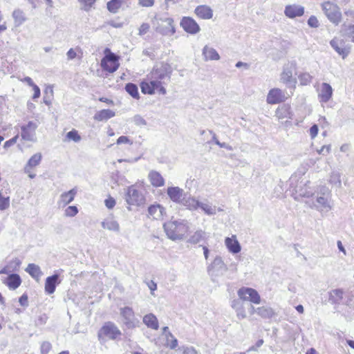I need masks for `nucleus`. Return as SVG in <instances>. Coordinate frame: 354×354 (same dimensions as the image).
<instances>
[{"mask_svg":"<svg viewBox=\"0 0 354 354\" xmlns=\"http://www.w3.org/2000/svg\"><path fill=\"white\" fill-rule=\"evenodd\" d=\"M257 315L263 319H270L274 315V312L270 307L261 306L257 308Z\"/></svg>","mask_w":354,"mask_h":354,"instance_id":"4c0bfd02","label":"nucleus"},{"mask_svg":"<svg viewBox=\"0 0 354 354\" xmlns=\"http://www.w3.org/2000/svg\"><path fill=\"white\" fill-rule=\"evenodd\" d=\"M121 335V332L118 326L113 322H106L98 333V337L100 339L102 336L109 339H115Z\"/></svg>","mask_w":354,"mask_h":354,"instance_id":"1a4fd4ad","label":"nucleus"},{"mask_svg":"<svg viewBox=\"0 0 354 354\" xmlns=\"http://www.w3.org/2000/svg\"><path fill=\"white\" fill-rule=\"evenodd\" d=\"M180 26L185 31L192 35L198 33L201 30L196 21L189 17H184L182 19Z\"/></svg>","mask_w":354,"mask_h":354,"instance_id":"dca6fc26","label":"nucleus"},{"mask_svg":"<svg viewBox=\"0 0 354 354\" xmlns=\"http://www.w3.org/2000/svg\"><path fill=\"white\" fill-rule=\"evenodd\" d=\"M164 214H165V209L159 204L151 205L148 207V216L153 219H161Z\"/></svg>","mask_w":354,"mask_h":354,"instance_id":"6ab92c4d","label":"nucleus"},{"mask_svg":"<svg viewBox=\"0 0 354 354\" xmlns=\"http://www.w3.org/2000/svg\"><path fill=\"white\" fill-rule=\"evenodd\" d=\"M38 124L32 121H29L26 125L21 127V136L23 140L26 141L35 142L36 141V129Z\"/></svg>","mask_w":354,"mask_h":354,"instance_id":"ddd939ff","label":"nucleus"},{"mask_svg":"<svg viewBox=\"0 0 354 354\" xmlns=\"http://www.w3.org/2000/svg\"><path fill=\"white\" fill-rule=\"evenodd\" d=\"M120 314L124 326L128 329H133L139 326L140 322L136 317L131 307L125 306L120 309Z\"/></svg>","mask_w":354,"mask_h":354,"instance_id":"423d86ee","label":"nucleus"},{"mask_svg":"<svg viewBox=\"0 0 354 354\" xmlns=\"http://www.w3.org/2000/svg\"><path fill=\"white\" fill-rule=\"evenodd\" d=\"M115 116V112L110 109H103L98 111L94 115V119L97 121L107 120Z\"/></svg>","mask_w":354,"mask_h":354,"instance_id":"c9c22d12","label":"nucleus"},{"mask_svg":"<svg viewBox=\"0 0 354 354\" xmlns=\"http://www.w3.org/2000/svg\"><path fill=\"white\" fill-rule=\"evenodd\" d=\"M141 91L145 94L152 95L155 93V87H153L151 84V80L149 83L147 82H142L140 84Z\"/></svg>","mask_w":354,"mask_h":354,"instance_id":"79ce46f5","label":"nucleus"},{"mask_svg":"<svg viewBox=\"0 0 354 354\" xmlns=\"http://www.w3.org/2000/svg\"><path fill=\"white\" fill-rule=\"evenodd\" d=\"M12 17L14 19V24L15 27H19L27 19L24 12L19 8L14 10V11L12 13Z\"/></svg>","mask_w":354,"mask_h":354,"instance_id":"7c9ffc66","label":"nucleus"},{"mask_svg":"<svg viewBox=\"0 0 354 354\" xmlns=\"http://www.w3.org/2000/svg\"><path fill=\"white\" fill-rule=\"evenodd\" d=\"M195 13L203 19H210L213 17V11L211 8L206 5H201L196 8Z\"/></svg>","mask_w":354,"mask_h":354,"instance_id":"4be33fe9","label":"nucleus"},{"mask_svg":"<svg viewBox=\"0 0 354 354\" xmlns=\"http://www.w3.org/2000/svg\"><path fill=\"white\" fill-rule=\"evenodd\" d=\"M164 84L161 81L151 80V84L155 87V91L157 90L160 93L165 95L166 94V89L162 84Z\"/></svg>","mask_w":354,"mask_h":354,"instance_id":"49530a36","label":"nucleus"},{"mask_svg":"<svg viewBox=\"0 0 354 354\" xmlns=\"http://www.w3.org/2000/svg\"><path fill=\"white\" fill-rule=\"evenodd\" d=\"M343 298V291L335 289L330 292L329 301L333 304H338Z\"/></svg>","mask_w":354,"mask_h":354,"instance_id":"58836bf2","label":"nucleus"},{"mask_svg":"<svg viewBox=\"0 0 354 354\" xmlns=\"http://www.w3.org/2000/svg\"><path fill=\"white\" fill-rule=\"evenodd\" d=\"M286 100L284 92L277 88H272L269 91L266 102L269 104H279Z\"/></svg>","mask_w":354,"mask_h":354,"instance_id":"2eb2a0df","label":"nucleus"},{"mask_svg":"<svg viewBox=\"0 0 354 354\" xmlns=\"http://www.w3.org/2000/svg\"><path fill=\"white\" fill-rule=\"evenodd\" d=\"M167 194L171 201L182 205L186 208L188 201L192 198L189 194L185 193L183 189L178 187H169Z\"/></svg>","mask_w":354,"mask_h":354,"instance_id":"20e7f679","label":"nucleus"},{"mask_svg":"<svg viewBox=\"0 0 354 354\" xmlns=\"http://www.w3.org/2000/svg\"><path fill=\"white\" fill-rule=\"evenodd\" d=\"M60 283L59 280V275L54 274L52 276L48 277L45 282V291L48 294H53L56 288V286Z\"/></svg>","mask_w":354,"mask_h":354,"instance_id":"412c9836","label":"nucleus"},{"mask_svg":"<svg viewBox=\"0 0 354 354\" xmlns=\"http://www.w3.org/2000/svg\"><path fill=\"white\" fill-rule=\"evenodd\" d=\"M187 205V209L194 211L197 210L198 208L201 209L205 214L212 216L216 214V207L213 206L207 200L204 201H199L194 197H192L191 200L188 201Z\"/></svg>","mask_w":354,"mask_h":354,"instance_id":"39448f33","label":"nucleus"},{"mask_svg":"<svg viewBox=\"0 0 354 354\" xmlns=\"http://www.w3.org/2000/svg\"><path fill=\"white\" fill-rule=\"evenodd\" d=\"M52 348L51 344L49 342H44L41 345V353L48 354Z\"/></svg>","mask_w":354,"mask_h":354,"instance_id":"864d4df0","label":"nucleus"},{"mask_svg":"<svg viewBox=\"0 0 354 354\" xmlns=\"http://www.w3.org/2000/svg\"><path fill=\"white\" fill-rule=\"evenodd\" d=\"M118 57L111 52H109L101 61L102 68L109 73L115 72L119 67Z\"/></svg>","mask_w":354,"mask_h":354,"instance_id":"9b49d317","label":"nucleus"},{"mask_svg":"<svg viewBox=\"0 0 354 354\" xmlns=\"http://www.w3.org/2000/svg\"><path fill=\"white\" fill-rule=\"evenodd\" d=\"M231 307L235 310L239 319H243L246 317V313L244 302L240 299H234L231 301Z\"/></svg>","mask_w":354,"mask_h":354,"instance_id":"aec40b11","label":"nucleus"},{"mask_svg":"<svg viewBox=\"0 0 354 354\" xmlns=\"http://www.w3.org/2000/svg\"><path fill=\"white\" fill-rule=\"evenodd\" d=\"M297 192H298L300 196L306 198L312 197L314 194L312 190H308V188H299V189L297 190Z\"/></svg>","mask_w":354,"mask_h":354,"instance_id":"8fccbe9b","label":"nucleus"},{"mask_svg":"<svg viewBox=\"0 0 354 354\" xmlns=\"http://www.w3.org/2000/svg\"><path fill=\"white\" fill-rule=\"evenodd\" d=\"M308 24L310 27L317 28L319 26V21L315 16H310L308 20Z\"/></svg>","mask_w":354,"mask_h":354,"instance_id":"5fc2aeb1","label":"nucleus"},{"mask_svg":"<svg viewBox=\"0 0 354 354\" xmlns=\"http://www.w3.org/2000/svg\"><path fill=\"white\" fill-rule=\"evenodd\" d=\"M10 199L9 197H4L0 192V210H5L9 207Z\"/></svg>","mask_w":354,"mask_h":354,"instance_id":"de8ad7c7","label":"nucleus"},{"mask_svg":"<svg viewBox=\"0 0 354 354\" xmlns=\"http://www.w3.org/2000/svg\"><path fill=\"white\" fill-rule=\"evenodd\" d=\"M143 323L148 327L153 330H158L159 325L157 317L152 313H149L143 317Z\"/></svg>","mask_w":354,"mask_h":354,"instance_id":"2f4dec72","label":"nucleus"},{"mask_svg":"<svg viewBox=\"0 0 354 354\" xmlns=\"http://www.w3.org/2000/svg\"><path fill=\"white\" fill-rule=\"evenodd\" d=\"M167 338V344L168 346H169L170 348L174 349L178 346V340L176 339L173 335L168 332V333L166 335Z\"/></svg>","mask_w":354,"mask_h":354,"instance_id":"37998d69","label":"nucleus"},{"mask_svg":"<svg viewBox=\"0 0 354 354\" xmlns=\"http://www.w3.org/2000/svg\"><path fill=\"white\" fill-rule=\"evenodd\" d=\"M116 143L118 145H121V144H129V145H132L133 144V142L129 140V138L127 137V136H122L120 137H119L117 140V142Z\"/></svg>","mask_w":354,"mask_h":354,"instance_id":"4d7b16f0","label":"nucleus"},{"mask_svg":"<svg viewBox=\"0 0 354 354\" xmlns=\"http://www.w3.org/2000/svg\"><path fill=\"white\" fill-rule=\"evenodd\" d=\"M333 88L328 83H322L321 91L319 94L320 101L322 102H327L332 97Z\"/></svg>","mask_w":354,"mask_h":354,"instance_id":"393cba45","label":"nucleus"},{"mask_svg":"<svg viewBox=\"0 0 354 354\" xmlns=\"http://www.w3.org/2000/svg\"><path fill=\"white\" fill-rule=\"evenodd\" d=\"M5 283L10 289L15 290L21 285V279L19 274H10L7 277Z\"/></svg>","mask_w":354,"mask_h":354,"instance_id":"c756f323","label":"nucleus"},{"mask_svg":"<svg viewBox=\"0 0 354 354\" xmlns=\"http://www.w3.org/2000/svg\"><path fill=\"white\" fill-rule=\"evenodd\" d=\"M203 55L205 61L218 60L220 59V55L217 51L214 48L207 46H204L203 49Z\"/></svg>","mask_w":354,"mask_h":354,"instance_id":"473e14b6","label":"nucleus"},{"mask_svg":"<svg viewBox=\"0 0 354 354\" xmlns=\"http://www.w3.org/2000/svg\"><path fill=\"white\" fill-rule=\"evenodd\" d=\"M66 138L68 140H73L75 142H78L81 140V136L75 129H73L66 133Z\"/></svg>","mask_w":354,"mask_h":354,"instance_id":"c03bdc74","label":"nucleus"},{"mask_svg":"<svg viewBox=\"0 0 354 354\" xmlns=\"http://www.w3.org/2000/svg\"><path fill=\"white\" fill-rule=\"evenodd\" d=\"M133 123L140 127H143L147 125V121L140 115H136L133 118Z\"/></svg>","mask_w":354,"mask_h":354,"instance_id":"09e8293b","label":"nucleus"},{"mask_svg":"<svg viewBox=\"0 0 354 354\" xmlns=\"http://www.w3.org/2000/svg\"><path fill=\"white\" fill-rule=\"evenodd\" d=\"M225 245L227 248L228 250L232 254L239 253L241 247L235 236H232V237H227L225 240Z\"/></svg>","mask_w":354,"mask_h":354,"instance_id":"5701e85b","label":"nucleus"},{"mask_svg":"<svg viewBox=\"0 0 354 354\" xmlns=\"http://www.w3.org/2000/svg\"><path fill=\"white\" fill-rule=\"evenodd\" d=\"M299 80L301 85H307L311 82L312 76L308 73H304L299 75Z\"/></svg>","mask_w":354,"mask_h":354,"instance_id":"a18cd8bd","label":"nucleus"},{"mask_svg":"<svg viewBox=\"0 0 354 354\" xmlns=\"http://www.w3.org/2000/svg\"><path fill=\"white\" fill-rule=\"evenodd\" d=\"M163 21L167 24L168 28L170 29V31L171 32V34H174L175 32V28L173 25L174 20L171 18H165L163 20Z\"/></svg>","mask_w":354,"mask_h":354,"instance_id":"680f3d73","label":"nucleus"},{"mask_svg":"<svg viewBox=\"0 0 354 354\" xmlns=\"http://www.w3.org/2000/svg\"><path fill=\"white\" fill-rule=\"evenodd\" d=\"M318 131H319V129H318V126L317 124H313L310 128V136L312 139H314L317 136Z\"/></svg>","mask_w":354,"mask_h":354,"instance_id":"e2e57ef3","label":"nucleus"},{"mask_svg":"<svg viewBox=\"0 0 354 354\" xmlns=\"http://www.w3.org/2000/svg\"><path fill=\"white\" fill-rule=\"evenodd\" d=\"M330 145H324L319 150H317L319 154L327 155L330 153Z\"/></svg>","mask_w":354,"mask_h":354,"instance_id":"0e129e2a","label":"nucleus"},{"mask_svg":"<svg viewBox=\"0 0 354 354\" xmlns=\"http://www.w3.org/2000/svg\"><path fill=\"white\" fill-rule=\"evenodd\" d=\"M321 6L327 19L335 26H338L342 21V12L338 6L330 1H325Z\"/></svg>","mask_w":354,"mask_h":354,"instance_id":"f03ea898","label":"nucleus"},{"mask_svg":"<svg viewBox=\"0 0 354 354\" xmlns=\"http://www.w3.org/2000/svg\"><path fill=\"white\" fill-rule=\"evenodd\" d=\"M78 212L77 207L76 206H69L65 210V215L66 216H74Z\"/></svg>","mask_w":354,"mask_h":354,"instance_id":"603ef678","label":"nucleus"},{"mask_svg":"<svg viewBox=\"0 0 354 354\" xmlns=\"http://www.w3.org/2000/svg\"><path fill=\"white\" fill-rule=\"evenodd\" d=\"M139 4L144 7H151L154 4V0H139Z\"/></svg>","mask_w":354,"mask_h":354,"instance_id":"69168bd1","label":"nucleus"},{"mask_svg":"<svg viewBox=\"0 0 354 354\" xmlns=\"http://www.w3.org/2000/svg\"><path fill=\"white\" fill-rule=\"evenodd\" d=\"M341 32L344 37L354 42V25L344 22L342 25Z\"/></svg>","mask_w":354,"mask_h":354,"instance_id":"72a5a7b5","label":"nucleus"},{"mask_svg":"<svg viewBox=\"0 0 354 354\" xmlns=\"http://www.w3.org/2000/svg\"><path fill=\"white\" fill-rule=\"evenodd\" d=\"M297 68V63L295 61L288 62L283 67L282 73H281V81L284 84H295V80L292 78L293 72Z\"/></svg>","mask_w":354,"mask_h":354,"instance_id":"f8f14e48","label":"nucleus"},{"mask_svg":"<svg viewBox=\"0 0 354 354\" xmlns=\"http://www.w3.org/2000/svg\"><path fill=\"white\" fill-rule=\"evenodd\" d=\"M18 138H19V136L17 135L15 137H13L12 138L10 139L9 140H7L4 143L3 147L5 149H7V148L11 147L12 145H13L14 144H15L17 142Z\"/></svg>","mask_w":354,"mask_h":354,"instance_id":"bf43d9fd","label":"nucleus"},{"mask_svg":"<svg viewBox=\"0 0 354 354\" xmlns=\"http://www.w3.org/2000/svg\"><path fill=\"white\" fill-rule=\"evenodd\" d=\"M148 178L151 184L156 187H162L165 184V180L162 175L156 171H151Z\"/></svg>","mask_w":354,"mask_h":354,"instance_id":"a878e982","label":"nucleus"},{"mask_svg":"<svg viewBox=\"0 0 354 354\" xmlns=\"http://www.w3.org/2000/svg\"><path fill=\"white\" fill-rule=\"evenodd\" d=\"M183 354H197L196 351L194 348L190 347H183Z\"/></svg>","mask_w":354,"mask_h":354,"instance_id":"338daca9","label":"nucleus"},{"mask_svg":"<svg viewBox=\"0 0 354 354\" xmlns=\"http://www.w3.org/2000/svg\"><path fill=\"white\" fill-rule=\"evenodd\" d=\"M42 156L41 153H36L28 160L24 167V172H29L30 169L39 165L41 162Z\"/></svg>","mask_w":354,"mask_h":354,"instance_id":"c85d7f7f","label":"nucleus"},{"mask_svg":"<svg viewBox=\"0 0 354 354\" xmlns=\"http://www.w3.org/2000/svg\"><path fill=\"white\" fill-rule=\"evenodd\" d=\"M227 270V268L221 257H216L207 268V271L209 274L211 272L214 273V272H217L216 275H218L219 272L223 274V272H226Z\"/></svg>","mask_w":354,"mask_h":354,"instance_id":"f3484780","label":"nucleus"},{"mask_svg":"<svg viewBox=\"0 0 354 354\" xmlns=\"http://www.w3.org/2000/svg\"><path fill=\"white\" fill-rule=\"evenodd\" d=\"M306 203L308 204L310 207L315 208L321 213H327L332 209L330 200L328 196H326L325 193H323L322 196H317L315 201H313L312 203L308 202H306Z\"/></svg>","mask_w":354,"mask_h":354,"instance_id":"6e6552de","label":"nucleus"},{"mask_svg":"<svg viewBox=\"0 0 354 354\" xmlns=\"http://www.w3.org/2000/svg\"><path fill=\"white\" fill-rule=\"evenodd\" d=\"M32 88H33V91H34V94H33V96H32V99L33 100H36V99L39 98V96H40V93H40V88L36 84L32 86Z\"/></svg>","mask_w":354,"mask_h":354,"instance_id":"774afa93","label":"nucleus"},{"mask_svg":"<svg viewBox=\"0 0 354 354\" xmlns=\"http://www.w3.org/2000/svg\"><path fill=\"white\" fill-rule=\"evenodd\" d=\"M304 13V8L299 5H288L286 6L284 10V14L288 18H295L296 17H301Z\"/></svg>","mask_w":354,"mask_h":354,"instance_id":"a211bd4d","label":"nucleus"},{"mask_svg":"<svg viewBox=\"0 0 354 354\" xmlns=\"http://www.w3.org/2000/svg\"><path fill=\"white\" fill-rule=\"evenodd\" d=\"M104 203L106 207L111 209L115 205V200L112 197H109L104 201Z\"/></svg>","mask_w":354,"mask_h":354,"instance_id":"13d9d810","label":"nucleus"},{"mask_svg":"<svg viewBox=\"0 0 354 354\" xmlns=\"http://www.w3.org/2000/svg\"><path fill=\"white\" fill-rule=\"evenodd\" d=\"M276 116L279 120L285 118L291 119L292 118V113L290 110V106L288 104H283L278 107L276 110Z\"/></svg>","mask_w":354,"mask_h":354,"instance_id":"cd10ccee","label":"nucleus"},{"mask_svg":"<svg viewBox=\"0 0 354 354\" xmlns=\"http://www.w3.org/2000/svg\"><path fill=\"white\" fill-rule=\"evenodd\" d=\"M150 26L147 23H143L139 28V35H145L149 30Z\"/></svg>","mask_w":354,"mask_h":354,"instance_id":"6e6d98bb","label":"nucleus"},{"mask_svg":"<svg viewBox=\"0 0 354 354\" xmlns=\"http://www.w3.org/2000/svg\"><path fill=\"white\" fill-rule=\"evenodd\" d=\"M76 194H77V190L75 188L71 189L70 191H68L67 192H64V193L62 194L60 196L59 200L57 202L59 206L64 207L66 205L71 203L73 201Z\"/></svg>","mask_w":354,"mask_h":354,"instance_id":"b1692460","label":"nucleus"},{"mask_svg":"<svg viewBox=\"0 0 354 354\" xmlns=\"http://www.w3.org/2000/svg\"><path fill=\"white\" fill-rule=\"evenodd\" d=\"M26 271L35 279L38 281L42 275V272L39 266L35 263H29Z\"/></svg>","mask_w":354,"mask_h":354,"instance_id":"f704fd0d","label":"nucleus"},{"mask_svg":"<svg viewBox=\"0 0 354 354\" xmlns=\"http://www.w3.org/2000/svg\"><path fill=\"white\" fill-rule=\"evenodd\" d=\"M330 183L334 185H337L338 187L341 186V180L340 176L338 173L333 172L332 173L330 178Z\"/></svg>","mask_w":354,"mask_h":354,"instance_id":"3c124183","label":"nucleus"},{"mask_svg":"<svg viewBox=\"0 0 354 354\" xmlns=\"http://www.w3.org/2000/svg\"><path fill=\"white\" fill-rule=\"evenodd\" d=\"M187 222L185 220L170 221L163 225L167 237L173 241L183 239L188 230Z\"/></svg>","mask_w":354,"mask_h":354,"instance_id":"f257e3e1","label":"nucleus"},{"mask_svg":"<svg viewBox=\"0 0 354 354\" xmlns=\"http://www.w3.org/2000/svg\"><path fill=\"white\" fill-rule=\"evenodd\" d=\"M125 199L130 205H140L145 201L143 195L133 185L127 189Z\"/></svg>","mask_w":354,"mask_h":354,"instance_id":"9d476101","label":"nucleus"},{"mask_svg":"<svg viewBox=\"0 0 354 354\" xmlns=\"http://www.w3.org/2000/svg\"><path fill=\"white\" fill-rule=\"evenodd\" d=\"M82 3H84L83 8L88 10L92 5L95 3V0H79Z\"/></svg>","mask_w":354,"mask_h":354,"instance_id":"052dcab7","label":"nucleus"},{"mask_svg":"<svg viewBox=\"0 0 354 354\" xmlns=\"http://www.w3.org/2000/svg\"><path fill=\"white\" fill-rule=\"evenodd\" d=\"M330 45L342 59H345L351 52V46L346 45L342 39L335 37L330 40Z\"/></svg>","mask_w":354,"mask_h":354,"instance_id":"4468645a","label":"nucleus"},{"mask_svg":"<svg viewBox=\"0 0 354 354\" xmlns=\"http://www.w3.org/2000/svg\"><path fill=\"white\" fill-rule=\"evenodd\" d=\"M122 3V0H111L107 3V9L112 13H116L121 7Z\"/></svg>","mask_w":354,"mask_h":354,"instance_id":"a19ab883","label":"nucleus"},{"mask_svg":"<svg viewBox=\"0 0 354 354\" xmlns=\"http://www.w3.org/2000/svg\"><path fill=\"white\" fill-rule=\"evenodd\" d=\"M126 91L133 98H139L138 86L133 83H128L125 86Z\"/></svg>","mask_w":354,"mask_h":354,"instance_id":"ea45409f","label":"nucleus"},{"mask_svg":"<svg viewBox=\"0 0 354 354\" xmlns=\"http://www.w3.org/2000/svg\"><path fill=\"white\" fill-rule=\"evenodd\" d=\"M206 237V232L202 230H196L189 236L187 242L191 244H197Z\"/></svg>","mask_w":354,"mask_h":354,"instance_id":"e433bc0d","label":"nucleus"},{"mask_svg":"<svg viewBox=\"0 0 354 354\" xmlns=\"http://www.w3.org/2000/svg\"><path fill=\"white\" fill-rule=\"evenodd\" d=\"M171 73V69L169 64L163 62L160 63L153 67L150 74L151 79V80L161 81L166 83V82L169 81Z\"/></svg>","mask_w":354,"mask_h":354,"instance_id":"7ed1b4c3","label":"nucleus"},{"mask_svg":"<svg viewBox=\"0 0 354 354\" xmlns=\"http://www.w3.org/2000/svg\"><path fill=\"white\" fill-rule=\"evenodd\" d=\"M237 295L239 296L238 299L243 302L250 301L255 304H259L261 302L259 294L256 290L251 288L242 287L238 290Z\"/></svg>","mask_w":354,"mask_h":354,"instance_id":"0eeeda50","label":"nucleus"},{"mask_svg":"<svg viewBox=\"0 0 354 354\" xmlns=\"http://www.w3.org/2000/svg\"><path fill=\"white\" fill-rule=\"evenodd\" d=\"M102 227L107 230L112 231L116 233L120 232V225L118 222L113 218H107L104 219L102 223Z\"/></svg>","mask_w":354,"mask_h":354,"instance_id":"bb28decb","label":"nucleus"}]
</instances>
